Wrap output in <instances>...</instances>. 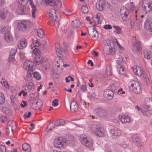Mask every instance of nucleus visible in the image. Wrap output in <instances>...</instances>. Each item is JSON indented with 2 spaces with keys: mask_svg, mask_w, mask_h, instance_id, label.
Instances as JSON below:
<instances>
[{
  "mask_svg": "<svg viewBox=\"0 0 152 152\" xmlns=\"http://www.w3.org/2000/svg\"><path fill=\"white\" fill-rule=\"evenodd\" d=\"M152 110V100L149 98L145 100V103L141 108V111L143 115L145 116H149L151 113L149 111Z\"/></svg>",
  "mask_w": 152,
  "mask_h": 152,
  "instance_id": "obj_1",
  "label": "nucleus"
},
{
  "mask_svg": "<svg viewBox=\"0 0 152 152\" xmlns=\"http://www.w3.org/2000/svg\"><path fill=\"white\" fill-rule=\"evenodd\" d=\"M80 140L82 144L85 146L91 147L93 145V141L86 134H82L81 135Z\"/></svg>",
  "mask_w": 152,
  "mask_h": 152,
  "instance_id": "obj_2",
  "label": "nucleus"
},
{
  "mask_svg": "<svg viewBox=\"0 0 152 152\" xmlns=\"http://www.w3.org/2000/svg\"><path fill=\"white\" fill-rule=\"evenodd\" d=\"M129 84L130 85L129 89L132 92L136 94H140L141 92V90L138 82L132 80L129 82Z\"/></svg>",
  "mask_w": 152,
  "mask_h": 152,
  "instance_id": "obj_3",
  "label": "nucleus"
},
{
  "mask_svg": "<svg viewBox=\"0 0 152 152\" xmlns=\"http://www.w3.org/2000/svg\"><path fill=\"white\" fill-rule=\"evenodd\" d=\"M66 141L64 137L56 138L54 140V145L57 148H60L62 147L65 148L66 146L65 142Z\"/></svg>",
  "mask_w": 152,
  "mask_h": 152,
  "instance_id": "obj_4",
  "label": "nucleus"
},
{
  "mask_svg": "<svg viewBox=\"0 0 152 152\" xmlns=\"http://www.w3.org/2000/svg\"><path fill=\"white\" fill-rule=\"evenodd\" d=\"M16 127V124L15 121H9L6 129L7 134L8 136L12 135L13 130Z\"/></svg>",
  "mask_w": 152,
  "mask_h": 152,
  "instance_id": "obj_5",
  "label": "nucleus"
},
{
  "mask_svg": "<svg viewBox=\"0 0 152 152\" xmlns=\"http://www.w3.org/2000/svg\"><path fill=\"white\" fill-rule=\"evenodd\" d=\"M120 14L123 20L124 21L128 20L131 17L129 11L124 7H121Z\"/></svg>",
  "mask_w": 152,
  "mask_h": 152,
  "instance_id": "obj_6",
  "label": "nucleus"
},
{
  "mask_svg": "<svg viewBox=\"0 0 152 152\" xmlns=\"http://www.w3.org/2000/svg\"><path fill=\"white\" fill-rule=\"evenodd\" d=\"M56 11L54 9H51L49 11V15L50 17L53 20V21H56L57 22L61 19L60 15L58 14L57 15L56 14Z\"/></svg>",
  "mask_w": 152,
  "mask_h": 152,
  "instance_id": "obj_7",
  "label": "nucleus"
},
{
  "mask_svg": "<svg viewBox=\"0 0 152 152\" xmlns=\"http://www.w3.org/2000/svg\"><path fill=\"white\" fill-rule=\"evenodd\" d=\"M109 5L108 3H106L104 0H100L96 4V7L99 11H102Z\"/></svg>",
  "mask_w": 152,
  "mask_h": 152,
  "instance_id": "obj_8",
  "label": "nucleus"
},
{
  "mask_svg": "<svg viewBox=\"0 0 152 152\" xmlns=\"http://www.w3.org/2000/svg\"><path fill=\"white\" fill-rule=\"evenodd\" d=\"M148 0H144L142 4L143 10L146 12L152 10V3H151Z\"/></svg>",
  "mask_w": 152,
  "mask_h": 152,
  "instance_id": "obj_9",
  "label": "nucleus"
},
{
  "mask_svg": "<svg viewBox=\"0 0 152 152\" xmlns=\"http://www.w3.org/2000/svg\"><path fill=\"white\" fill-rule=\"evenodd\" d=\"M55 48L57 54L59 57H61L64 56L65 55V52L58 42L56 43Z\"/></svg>",
  "mask_w": 152,
  "mask_h": 152,
  "instance_id": "obj_10",
  "label": "nucleus"
},
{
  "mask_svg": "<svg viewBox=\"0 0 152 152\" xmlns=\"http://www.w3.org/2000/svg\"><path fill=\"white\" fill-rule=\"evenodd\" d=\"M88 32L89 36L93 39L96 40L98 37V34L96 28L88 30Z\"/></svg>",
  "mask_w": 152,
  "mask_h": 152,
  "instance_id": "obj_11",
  "label": "nucleus"
},
{
  "mask_svg": "<svg viewBox=\"0 0 152 152\" xmlns=\"http://www.w3.org/2000/svg\"><path fill=\"white\" fill-rule=\"evenodd\" d=\"M28 22L22 21L18 24L17 28L18 30L21 31H25L28 27Z\"/></svg>",
  "mask_w": 152,
  "mask_h": 152,
  "instance_id": "obj_12",
  "label": "nucleus"
},
{
  "mask_svg": "<svg viewBox=\"0 0 152 152\" xmlns=\"http://www.w3.org/2000/svg\"><path fill=\"white\" fill-rule=\"evenodd\" d=\"M120 130L116 129H112L110 132V136L113 139H115L121 134Z\"/></svg>",
  "mask_w": 152,
  "mask_h": 152,
  "instance_id": "obj_13",
  "label": "nucleus"
},
{
  "mask_svg": "<svg viewBox=\"0 0 152 152\" xmlns=\"http://www.w3.org/2000/svg\"><path fill=\"white\" fill-rule=\"evenodd\" d=\"M33 65V63L30 61L26 60L23 64V67L28 72H31L32 71V69ZM30 73V72L29 73Z\"/></svg>",
  "mask_w": 152,
  "mask_h": 152,
  "instance_id": "obj_14",
  "label": "nucleus"
},
{
  "mask_svg": "<svg viewBox=\"0 0 152 152\" xmlns=\"http://www.w3.org/2000/svg\"><path fill=\"white\" fill-rule=\"evenodd\" d=\"M113 92L108 89H105L103 92V95L104 97L108 99H112L113 97Z\"/></svg>",
  "mask_w": 152,
  "mask_h": 152,
  "instance_id": "obj_15",
  "label": "nucleus"
},
{
  "mask_svg": "<svg viewBox=\"0 0 152 152\" xmlns=\"http://www.w3.org/2000/svg\"><path fill=\"white\" fill-rule=\"evenodd\" d=\"M140 42L138 41H135L132 44V50L134 53H137L140 50Z\"/></svg>",
  "mask_w": 152,
  "mask_h": 152,
  "instance_id": "obj_16",
  "label": "nucleus"
},
{
  "mask_svg": "<svg viewBox=\"0 0 152 152\" xmlns=\"http://www.w3.org/2000/svg\"><path fill=\"white\" fill-rule=\"evenodd\" d=\"M24 6L18 7L16 10V12L19 14H26L28 12V9Z\"/></svg>",
  "mask_w": 152,
  "mask_h": 152,
  "instance_id": "obj_17",
  "label": "nucleus"
},
{
  "mask_svg": "<svg viewBox=\"0 0 152 152\" xmlns=\"http://www.w3.org/2000/svg\"><path fill=\"white\" fill-rule=\"evenodd\" d=\"M145 58L147 59H150L152 56V45L151 46L150 50L145 49L144 51Z\"/></svg>",
  "mask_w": 152,
  "mask_h": 152,
  "instance_id": "obj_18",
  "label": "nucleus"
},
{
  "mask_svg": "<svg viewBox=\"0 0 152 152\" xmlns=\"http://www.w3.org/2000/svg\"><path fill=\"white\" fill-rule=\"evenodd\" d=\"M94 112L96 115L100 117L104 116L107 114V113L103 109L100 108H98L95 110Z\"/></svg>",
  "mask_w": 152,
  "mask_h": 152,
  "instance_id": "obj_19",
  "label": "nucleus"
},
{
  "mask_svg": "<svg viewBox=\"0 0 152 152\" xmlns=\"http://www.w3.org/2000/svg\"><path fill=\"white\" fill-rule=\"evenodd\" d=\"M70 107L72 112L77 111L78 109L77 103L75 101H72L70 104Z\"/></svg>",
  "mask_w": 152,
  "mask_h": 152,
  "instance_id": "obj_20",
  "label": "nucleus"
},
{
  "mask_svg": "<svg viewBox=\"0 0 152 152\" xmlns=\"http://www.w3.org/2000/svg\"><path fill=\"white\" fill-rule=\"evenodd\" d=\"M27 42L26 39H22L19 41L18 45V48L20 49H22L26 47L27 45Z\"/></svg>",
  "mask_w": 152,
  "mask_h": 152,
  "instance_id": "obj_21",
  "label": "nucleus"
},
{
  "mask_svg": "<svg viewBox=\"0 0 152 152\" xmlns=\"http://www.w3.org/2000/svg\"><path fill=\"white\" fill-rule=\"evenodd\" d=\"M133 69L134 72L137 75L139 76H140L143 75L144 72L139 67L134 66L133 68Z\"/></svg>",
  "mask_w": 152,
  "mask_h": 152,
  "instance_id": "obj_22",
  "label": "nucleus"
},
{
  "mask_svg": "<svg viewBox=\"0 0 152 152\" xmlns=\"http://www.w3.org/2000/svg\"><path fill=\"white\" fill-rule=\"evenodd\" d=\"M95 134L99 137H102L104 135V129L100 126L97 128Z\"/></svg>",
  "mask_w": 152,
  "mask_h": 152,
  "instance_id": "obj_23",
  "label": "nucleus"
},
{
  "mask_svg": "<svg viewBox=\"0 0 152 152\" xmlns=\"http://www.w3.org/2000/svg\"><path fill=\"white\" fill-rule=\"evenodd\" d=\"M7 10L6 8H3L0 9V17L1 18L4 20L6 17Z\"/></svg>",
  "mask_w": 152,
  "mask_h": 152,
  "instance_id": "obj_24",
  "label": "nucleus"
},
{
  "mask_svg": "<svg viewBox=\"0 0 152 152\" xmlns=\"http://www.w3.org/2000/svg\"><path fill=\"white\" fill-rule=\"evenodd\" d=\"M99 126L95 124L91 125L88 127V130L89 131L95 134L97 128L99 127Z\"/></svg>",
  "mask_w": 152,
  "mask_h": 152,
  "instance_id": "obj_25",
  "label": "nucleus"
},
{
  "mask_svg": "<svg viewBox=\"0 0 152 152\" xmlns=\"http://www.w3.org/2000/svg\"><path fill=\"white\" fill-rule=\"evenodd\" d=\"M63 61L61 59H59L58 61H55L54 62V64L56 66H57L58 68H59L60 65H62L63 64ZM60 69H58L57 70L55 69L53 70L54 71H55V72L58 73L61 71V70H60Z\"/></svg>",
  "mask_w": 152,
  "mask_h": 152,
  "instance_id": "obj_26",
  "label": "nucleus"
},
{
  "mask_svg": "<svg viewBox=\"0 0 152 152\" xmlns=\"http://www.w3.org/2000/svg\"><path fill=\"white\" fill-rule=\"evenodd\" d=\"M22 148L24 151L30 152L31 151V145L29 144L26 143H25L23 144Z\"/></svg>",
  "mask_w": 152,
  "mask_h": 152,
  "instance_id": "obj_27",
  "label": "nucleus"
},
{
  "mask_svg": "<svg viewBox=\"0 0 152 152\" xmlns=\"http://www.w3.org/2000/svg\"><path fill=\"white\" fill-rule=\"evenodd\" d=\"M104 53L107 54H110L112 53L113 51V48L112 47L110 46V45H106L104 48Z\"/></svg>",
  "mask_w": 152,
  "mask_h": 152,
  "instance_id": "obj_28",
  "label": "nucleus"
},
{
  "mask_svg": "<svg viewBox=\"0 0 152 152\" xmlns=\"http://www.w3.org/2000/svg\"><path fill=\"white\" fill-rule=\"evenodd\" d=\"M118 118L122 123L129 122L130 121V119L127 116L119 115L118 116Z\"/></svg>",
  "mask_w": 152,
  "mask_h": 152,
  "instance_id": "obj_29",
  "label": "nucleus"
},
{
  "mask_svg": "<svg viewBox=\"0 0 152 152\" xmlns=\"http://www.w3.org/2000/svg\"><path fill=\"white\" fill-rule=\"evenodd\" d=\"M100 16V14L98 13L93 16L94 20L96 23L100 24L101 23Z\"/></svg>",
  "mask_w": 152,
  "mask_h": 152,
  "instance_id": "obj_30",
  "label": "nucleus"
},
{
  "mask_svg": "<svg viewBox=\"0 0 152 152\" xmlns=\"http://www.w3.org/2000/svg\"><path fill=\"white\" fill-rule=\"evenodd\" d=\"M4 39L8 43H10L13 41V38L12 35L10 33L4 35Z\"/></svg>",
  "mask_w": 152,
  "mask_h": 152,
  "instance_id": "obj_31",
  "label": "nucleus"
},
{
  "mask_svg": "<svg viewBox=\"0 0 152 152\" xmlns=\"http://www.w3.org/2000/svg\"><path fill=\"white\" fill-rule=\"evenodd\" d=\"M80 25V22L78 20H75L72 22L71 25L74 28H78Z\"/></svg>",
  "mask_w": 152,
  "mask_h": 152,
  "instance_id": "obj_32",
  "label": "nucleus"
},
{
  "mask_svg": "<svg viewBox=\"0 0 152 152\" xmlns=\"http://www.w3.org/2000/svg\"><path fill=\"white\" fill-rule=\"evenodd\" d=\"M30 5L32 9L31 12L32 17L34 18H35L36 17L35 12L37 11L36 7L33 3L31 2H30Z\"/></svg>",
  "mask_w": 152,
  "mask_h": 152,
  "instance_id": "obj_33",
  "label": "nucleus"
},
{
  "mask_svg": "<svg viewBox=\"0 0 152 152\" xmlns=\"http://www.w3.org/2000/svg\"><path fill=\"white\" fill-rule=\"evenodd\" d=\"M10 28L8 26L4 27L1 30L2 33L4 34V35L10 33Z\"/></svg>",
  "mask_w": 152,
  "mask_h": 152,
  "instance_id": "obj_34",
  "label": "nucleus"
},
{
  "mask_svg": "<svg viewBox=\"0 0 152 152\" xmlns=\"http://www.w3.org/2000/svg\"><path fill=\"white\" fill-rule=\"evenodd\" d=\"M65 140H66L65 143L66 145L71 143L73 140V137L70 135H68V137L67 138L65 137Z\"/></svg>",
  "mask_w": 152,
  "mask_h": 152,
  "instance_id": "obj_35",
  "label": "nucleus"
},
{
  "mask_svg": "<svg viewBox=\"0 0 152 152\" xmlns=\"http://www.w3.org/2000/svg\"><path fill=\"white\" fill-rule=\"evenodd\" d=\"M65 124V121L63 119H61L58 120H57L55 122L56 126H63Z\"/></svg>",
  "mask_w": 152,
  "mask_h": 152,
  "instance_id": "obj_36",
  "label": "nucleus"
},
{
  "mask_svg": "<svg viewBox=\"0 0 152 152\" xmlns=\"http://www.w3.org/2000/svg\"><path fill=\"white\" fill-rule=\"evenodd\" d=\"M117 68L118 70V72L120 74H124V69L122 66L120 64H117Z\"/></svg>",
  "mask_w": 152,
  "mask_h": 152,
  "instance_id": "obj_37",
  "label": "nucleus"
},
{
  "mask_svg": "<svg viewBox=\"0 0 152 152\" xmlns=\"http://www.w3.org/2000/svg\"><path fill=\"white\" fill-rule=\"evenodd\" d=\"M34 61L36 62V64H39V63H42V61H43L42 57H40V55L39 56H37L35 57Z\"/></svg>",
  "mask_w": 152,
  "mask_h": 152,
  "instance_id": "obj_38",
  "label": "nucleus"
},
{
  "mask_svg": "<svg viewBox=\"0 0 152 152\" xmlns=\"http://www.w3.org/2000/svg\"><path fill=\"white\" fill-rule=\"evenodd\" d=\"M37 32L38 36L39 37L41 38L44 37V31L41 28H39L37 30Z\"/></svg>",
  "mask_w": 152,
  "mask_h": 152,
  "instance_id": "obj_39",
  "label": "nucleus"
},
{
  "mask_svg": "<svg viewBox=\"0 0 152 152\" xmlns=\"http://www.w3.org/2000/svg\"><path fill=\"white\" fill-rule=\"evenodd\" d=\"M55 126H56L55 125V122L54 123V124H53V123H50L47 127L46 129V131L49 132L52 130L54 128Z\"/></svg>",
  "mask_w": 152,
  "mask_h": 152,
  "instance_id": "obj_40",
  "label": "nucleus"
},
{
  "mask_svg": "<svg viewBox=\"0 0 152 152\" xmlns=\"http://www.w3.org/2000/svg\"><path fill=\"white\" fill-rule=\"evenodd\" d=\"M29 0H16L18 4L22 6H25L26 5Z\"/></svg>",
  "mask_w": 152,
  "mask_h": 152,
  "instance_id": "obj_41",
  "label": "nucleus"
},
{
  "mask_svg": "<svg viewBox=\"0 0 152 152\" xmlns=\"http://www.w3.org/2000/svg\"><path fill=\"white\" fill-rule=\"evenodd\" d=\"M45 3L51 6H55V0H45Z\"/></svg>",
  "mask_w": 152,
  "mask_h": 152,
  "instance_id": "obj_42",
  "label": "nucleus"
},
{
  "mask_svg": "<svg viewBox=\"0 0 152 152\" xmlns=\"http://www.w3.org/2000/svg\"><path fill=\"white\" fill-rule=\"evenodd\" d=\"M133 142L138 144L140 143V139L138 136L136 135H133L132 137Z\"/></svg>",
  "mask_w": 152,
  "mask_h": 152,
  "instance_id": "obj_43",
  "label": "nucleus"
},
{
  "mask_svg": "<svg viewBox=\"0 0 152 152\" xmlns=\"http://www.w3.org/2000/svg\"><path fill=\"white\" fill-rule=\"evenodd\" d=\"M35 103L36 106L35 107V109H39L42 107V103L40 100L36 102Z\"/></svg>",
  "mask_w": 152,
  "mask_h": 152,
  "instance_id": "obj_44",
  "label": "nucleus"
},
{
  "mask_svg": "<svg viewBox=\"0 0 152 152\" xmlns=\"http://www.w3.org/2000/svg\"><path fill=\"white\" fill-rule=\"evenodd\" d=\"M2 111L6 114H10L11 110L6 107H3L2 108Z\"/></svg>",
  "mask_w": 152,
  "mask_h": 152,
  "instance_id": "obj_45",
  "label": "nucleus"
},
{
  "mask_svg": "<svg viewBox=\"0 0 152 152\" xmlns=\"http://www.w3.org/2000/svg\"><path fill=\"white\" fill-rule=\"evenodd\" d=\"M113 27L115 29L114 32L116 33L120 34L121 33V30L119 27L115 26H113Z\"/></svg>",
  "mask_w": 152,
  "mask_h": 152,
  "instance_id": "obj_46",
  "label": "nucleus"
},
{
  "mask_svg": "<svg viewBox=\"0 0 152 152\" xmlns=\"http://www.w3.org/2000/svg\"><path fill=\"white\" fill-rule=\"evenodd\" d=\"M81 11L82 13L86 14L88 12V8L86 6H83L81 7Z\"/></svg>",
  "mask_w": 152,
  "mask_h": 152,
  "instance_id": "obj_47",
  "label": "nucleus"
},
{
  "mask_svg": "<svg viewBox=\"0 0 152 152\" xmlns=\"http://www.w3.org/2000/svg\"><path fill=\"white\" fill-rule=\"evenodd\" d=\"M32 83H31L28 82V85H26L27 86V89H26V86H24L23 87V88H25V89H24L23 90H26V91H27L28 92H29L31 89L32 87L31 85H32Z\"/></svg>",
  "mask_w": 152,
  "mask_h": 152,
  "instance_id": "obj_48",
  "label": "nucleus"
},
{
  "mask_svg": "<svg viewBox=\"0 0 152 152\" xmlns=\"http://www.w3.org/2000/svg\"><path fill=\"white\" fill-rule=\"evenodd\" d=\"M5 101V98L3 94L0 92V104H3Z\"/></svg>",
  "mask_w": 152,
  "mask_h": 152,
  "instance_id": "obj_49",
  "label": "nucleus"
},
{
  "mask_svg": "<svg viewBox=\"0 0 152 152\" xmlns=\"http://www.w3.org/2000/svg\"><path fill=\"white\" fill-rule=\"evenodd\" d=\"M33 75L34 77L37 80H40L41 78L40 75L37 72H34L33 73Z\"/></svg>",
  "mask_w": 152,
  "mask_h": 152,
  "instance_id": "obj_50",
  "label": "nucleus"
},
{
  "mask_svg": "<svg viewBox=\"0 0 152 152\" xmlns=\"http://www.w3.org/2000/svg\"><path fill=\"white\" fill-rule=\"evenodd\" d=\"M33 53L36 56H39L40 55V52L38 50V49L37 48H35L33 50Z\"/></svg>",
  "mask_w": 152,
  "mask_h": 152,
  "instance_id": "obj_51",
  "label": "nucleus"
},
{
  "mask_svg": "<svg viewBox=\"0 0 152 152\" xmlns=\"http://www.w3.org/2000/svg\"><path fill=\"white\" fill-rule=\"evenodd\" d=\"M55 5L59 9L61 8V2L59 0L56 1H55Z\"/></svg>",
  "mask_w": 152,
  "mask_h": 152,
  "instance_id": "obj_52",
  "label": "nucleus"
},
{
  "mask_svg": "<svg viewBox=\"0 0 152 152\" xmlns=\"http://www.w3.org/2000/svg\"><path fill=\"white\" fill-rule=\"evenodd\" d=\"M39 45V42L37 40H35L31 44L32 48L35 47H38Z\"/></svg>",
  "mask_w": 152,
  "mask_h": 152,
  "instance_id": "obj_53",
  "label": "nucleus"
},
{
  "mask_svg": "<svg viewBox=\"0 0 152 152\" xmlns=\"http://www.w3.org/2000/svg\"><path fill=\"white\" fill-rule=\"evenodd\" d=\"M16 48H12L11 50L10 56H14L16 52Z\"/></svg>",
  "mask_w": 152,
  "mask_h": 152,
  "instance_id": "obj_54",
  "label": "nucleus"
},
{
  "mask_svg": "<svg viewBox=\"0 0 152 152\" xmlns=\"http://www.w3.org/2000/svg\"><path fill=\"white\" fill-rule=\"evenodd\" d=\"M58 100L57 99H55L52 102L53 105L54 107H56L58 105Z\"/></svg>",
  "mask_w": 152,
  "mask_h": 152,
  "instance_id": "obj_55",
  "label": "nucleus"
},
{
  "mask_svg": "<svg viewBox=\"0 0 152 152\" xmlns=\"http://www.w3.org/2000/svg\"><path fill=\"white\" fill-rule=\"evenodd\" d=\"M19 55L21 59L24 58L25 57V53L23 52H20L19 53Z\"/></svg>",
  "mask_w": 152,
  "mask_h": 152,
  "instance_id": "obj_56",
  "label": "nucleus"
},
{
  "mask_svg": "<svg viewBox=\"0 0 152 152\" xmlns=\"http://www.w3.org/2000/svg\"><path fill=\"white\" fill-rule=\"evenodd\" d=\"M80 90H82L84 91H86L87 90L86 86L84 85H82L80 86Z\"/></svg>",
  "mask_w": 152,
  "mask_h": 152,
  "instance_id": "obj_57",
  "label": "nucleus"
},
{
  "mask_svg": "<svg viewBox=\"0 0 152 152\" xmlns=\"http://www.w3.org/2000/svg\"><path fill=\"white\" fill-rule=\"evenodd\" d=\"M0 150L2 152H6V151L5 147L3 145H1Z\"/></svg>",
  "mask_w": 152,
  "mask_h": 152,
  "instance_id": "obj_58",
  "label": "nucleus"
},
{
  "mask_svg": "<svg viewBox=\"0 0 152 152\" xmlns=\"http://www.w3.org/2000/svg\"><path fill=\"white\" fill-rule=\"evenodd\" d=\"M130 24L132 28L135 26L137 25L136 23H135L134 20H132L130 23Z\"/></svg>",
  "mask_w": 152,
  "mask_h": 152,
  "instance_id": "obj_59",
  "label": "nucleus"
},
{
  "mask_svg": "<svg viewBox=\"0 0 152 152\" xmlns=\"http://www.w3.org/2000/svg\"><path fill=\"white\" fill-rule=\"evenodd\" d=\"M123 61L122 57L121 56H119V58H118L117 60V62L119 63L118 64H121Z\"/></svg>",
  "mask_w": 152,
  "mask_h": 152,
  "instance_id": "obj_60",
  "label": "nucleus"
},
{
  "mask_svg": "<svg viewBox=\"0 0 152 152\" xmlns=\"http://www.w3.org/2000/svg\"><path fill=\"white\" fill-rule=\"evenodd\" d=\"M31 114V113L30 112H28L27 113L26 112L25 114L24 115V116L25 118H28L29 117Z\"/></svg>",
  "mask_w": 152,
  "mask_h": 152,
  "instance_id": "obj_61",
  "label": "nucleus"
},
{
  "mask_svg": "<svg viewBox=\"0 0 152 152\" xmlns=\"http://www.w3.org/2000/svg\"><path fill=\"white\" fill-rule=\"evenodd\" d=\"M112 28L111 26L109 24L105 25L104 26V28L106 29H111Z\"/></svg>",
  "mask_w": 152,
  "mask_h": 152,
  "instance_id": "obj_62",
  "label": "nucleus"
},
{
  "mask_svg": "<svg viewBox=\"0 0 152 152\" xmlns=\"http://www.w3.org/2000/svg\"><path fill=\"white\" fill-rule=\"evenodd\" d=\"M142 76L143 79L145 80V81L146 82H147L148 80V78L147 75L143 73Z\"/></svg>",
  "mask_w": 152,
  "mask_h": 152,
  "instance_id": "obj_63",
  "label": "nucleus"
},
{
  "mask_svg": "<svg viewBox=\"0 0 152 152\" xmlns=\"http://www.w3.org/2000/svg\"><path fill=\"white\" fill-rule=\"evenodd\" d=\"M149 29L151 33L152 34V21L149 24Z\"/></svg>",
  "mask_w": 152,
  "mask_h": 152,
  "instance_id": "obj_64",
  "label": "nucleus"
}]
</instances>
